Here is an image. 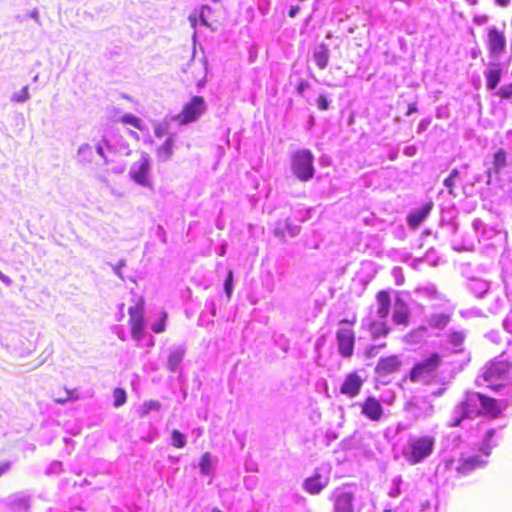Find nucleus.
<instances>
[{"instance_id": "1", "label": "nucleus", "mask_w": 512, "mask_h": 512, "mask_svg": "<svg viewBox=\"0 0 512 512\" xmlns=\"http://www.w3.org/2000/svg\"><path fill=\"white\" fill-rule=\"evenodd\" d=\"M504 409L502 402L478 392H467L464 400L453 409L450 426H460L465 419H473L479 415L497 417Z\"/></svg>"}, {"instance_id": "2", "label": "nucleus", "mask_w": 512, "mask_h": 512, "mask_svg": "<svg viewBox=\"0 0 512 512\" xmlns=\"http://www.w3.org/2000/svg\"><path fill=\"white\" fill-rule=\"evenodd\" d=\"M436 439L432 435L411 436L403 449L405 459L416 465L430 457L434 451Z\"/></svg>"}, {"instance_id": "3", "label": "nucleus", "mask_w": 512, "mask_h": 512, "mask_svg": "<svg viewBox=\"0 0 512 512\" xmlns=\"http://www.w3.org/2000/svg\"><path fill=\"white\" fill-rule=\"evenodd\" d=\"M440 363L441 357L439 354H430L427 358L414 365L410 372V380L424 384L429 383L435 378Z\"/></svg>"}, {"instance_id": "4", "label": "nucleus", "mask_w": 512, "mask_h": 512, "mask_svg": "<svg viewBox=\"0 0 512 512\" xmlns=\"http://www.w3.org/2000/svg\"><path fill=\"white\" fill-rule=\"evenodd\" d=\"M510 366L511 365L508 360L504 358V354H501L485 367L482 375L483 382H485L488 387L499 390L501 387H503V384H497L496 381L504 380L506 378Z\"/></svg>"}, {"instance_id": "5", "label": "nucleus", "mask_w": 512, "mask_h": 512, "mask_svg": "<svg viewBox=\"0 0 512 512\" xmlns=\"http://www.w3.org/2000/svg\"><path fill=\"white\" fill-rule=\"evenodd\" d=\"M314 155L308 149H300L291 158L292 171L301 181H308L314 176Z\"/></svg>"}, {"instance_id": "6", "label": "nucleus", "mask_w": 512, "mask_h": 512, "mask_svg": "<svg viewBox=\"0 0 512 512\" xmlns=\"http://www.w3.org/2000/svg\"><path fill=\"white\" fill-rule=\"evenodd\" d=\"M206 103L203 97L193 96L192 99L184 105L181 113L173 117L180 125H187L197 121L206 111Z\"/></svg>"}, {"instance_id": "7", "label": "nucleus", "mask_w": 512, "mask_h": 512, "mask_svg": "<svg viewBox=\"0 0 512 512\" xmlns=\"http://www.w3.org/2000/svg\"><path fill=\"white\" fill-rule=\"evenodd\" d=\"M404 410L415 421L430 418L434 414L433 404L425 397H413L405 404Z\"/></svg>"}, {"instance_id": "8", "label": "nucleus", "mask_w": 512, "mask_h": 512, "mask_svg": "<svg viewBox=\"0 0 512 512\" xmlns=\"http://www.w3.org/2000/svg\"><path fill=\"white\" fill-rule=\"evenodd\" d=\"M150 158L148 154L142 153L138 161L134 162L130 168V177L140 186L151 187L149 180Z\"/></svg>"}, {"instance_id": "9", "label": "nucleus", "mask_w": 512, "mask_h": 512, "mask_svg": "<svg viewBox=\"0 0 512 512\" xmlns=\"http://www.w3.org/2000/svg\"><path fill=\"white\" fill-rule=\"evenodd\" d=\"M487 46L490 55L494 59H499L506 50V37L497 27L488 28Z\"/></svg>"}, {"instance_id": "10", "label": "nucleus", "mask_w": 512, "mask_h": 512, "mask_svg": "<svg viewBox=\"0 0 512 512\" xmlns=\"http://www.w3.org/2000/svg\"><path fill=\"white\" fill-rule=\"evenodd\" d=\"M336 340L340 355L344 358L351 357L355 343L354 331L348 327H340L336 333Z\"/></svg>"}, {"instance_id": "11", "label": "nucleus", "mask_w": 512, "mask_h": 512, "mask_svg": "<svg viewBox=\"0 0 512 512\" xmlns=\"http://www.w3.org/2000/svg\"><path fill=\"white\" fill-rule=\"evenodd\" d=\"M130 316L131 335L133 340L138 343L141 342L145 335L144 331V318H143V305L137 304L128 310Z\"/></svg>"}, {"instance_id": "12", "label": "nucleus", "mask_w": 512, "mask_h": 512, "mask_svg": "<svg viewBox=\"0 0 512 512\" xmlns=\"http://www.w3.org/2000/svg\"><path fill=\"white\" fill-rule=\"evenodd\" d=\"M353 499V493L347 488H336L331 496V500L334 503V512H355Z\"/></svg>"}, {"instance_id": "13", "label": "nucleus", "mask_w": 512, "mask_h": 512, "mask_svg": "<svg viewBox=\"0 0 512 512\" xmlns=\"http://www.w3.org/2000/svg\"><path fill=\"white\" fill-rule=\"evenodd\" d=\"M363 383V378L357 372L349 373L340 387V392L350 398L356 397Z\"/></svg>"}, {"instance_id": "14", "label": "nucleus", "mask_w": 512, "mask_h": 512, "mask_svg": "<svg viewBox=\"0 0 512 512\" xmlns=\"http://www.w3.org/2000/svg\"><path fill=\"white\" fill-rule=\"evenodd\" d=\"M487 461L483 456L472 455L459 459L458 465L456 466L457 472L462 475H467L471 471L477 468H482L486 465Z\"/></svg>"}, {"instance_id": "15", "label": "nucleus", "mask_w": 512, "mask_h": 512, "mask_svg": "<svg viewBox=\"0 0 512 512\" xmlns=\"http://www.w3.org/2000/svg\"><path fill=\"white\" fill-rule=\"evenodd\" d=\"M361 413L372 421H379L383 416V407L375 397H368L361 405Z\"/></svg>"}, {"instance_id": "16", "label": "nucleus", "mask_w": 512, "mask_h": 512, "mask_svg": "<svg viewBox=\"0 0 512 512\" xmlns=\"http://www.w3.org/2000/svg\"><path fill=\"white\" fill-rule=\"evenodd\" d=\"M468 164H463L459 169L454 168L451 170L449 176L444 180L443 184L447 188L448 193L453 197H457L458 194L455 192V185L457 182H464L466 178V171L468 170Z\"/></svg>"}, {"instance_id": "17", "label": "nucleus", "mask_w": 512, "mask_h": 512, "mask_svg": "<svg viewBox=\"0 0 512 512\" xmlns=\"http://www.w3.org/2000/svg\"><path fill=\"white\" fill-rule=\"evenodd\" d=\"M432 206H433V204L430 202V203H426L424 206H422L420 208H417V209H414L413 211H411L407 216V221H408L410 228H412V229L418 228L421 225V223L429 215V213L432 209Z\"/></svg>"}, {"instance_id": "18", "label": "nucleus", "mask_w": 512, "mask_h": 512, "mask_svg": "<svg viewBox=\"0 0 512 512\" xmlns=\"http://www.w3.org/2000/svg\"><path fill=\"white\" fill-rule=\"evenodd\" d=\"M185 353L186 349L182 345H174L169 348L167 367L171 372H176L179 370Z\"/></svg>"}, {"instance_id": "19", "label": "nucleus", "mask_w": 512, "mask_h": 512, "mask_svg": "<svg viewBox=\"0 0 512 512\" xmlns=\"http://www.w3.org/2000/svg\"><path fill=\"white\" fill-rule=\"evenodd\" d=\"M401 361L397 356H388L381 358L376 366V373L379 375H387L399 369Z\"/></svg>"}, {"instance_id": "20", "label": "nucleus", "mask_w": 512, "mask_h": 512, "mask_svg": "<svg viewBox=\"0 0 512 512\" xmlns=\"http://www.w3.org/2000/svg\"><path fill=\"white\" fill-rule=\"evenodd\" d=\"M328 483V476H323L319 473H316L313 477L305 480L304 487L307 492L311 494H318L328 485Z\"/></svg>"}, {"instance_id": "21", "label": "nucleus", "mask_w": 512, "mask_h": 512, "mask_svg": "<svg viewBox=\"0 0 512 512\" xmlns=\"http://www.w3.org/2000/svg\"><path fill=\"white\" fill-rule=\"evenodd\" d=\"M507 166V154L503 149H499L494 154L493 167L487 170V181L489 185L492 179V173L499 174Z\"/></svg>"}, {"instance_id": "22", "label": "nucleus", "mask_w": 512, "mask_h": 512, "mask_svg": "<svg viewBox=\"0 0 512 512\" xmlns=\"http://www.w3.org/2000/svg\"><path fill=\"white\" fill-rule=\"evenodd\" d=\"M377 301V317L381 320L387 318L390 313L391 298L389 292L382 290L376 296Z\"/></svg>"}, {"instance_id": "23", "label": "nucleus", "mask_w": 512, "mask_h": 512, "mask_svg": "<svg viewBox=\"0 0 512 512\" xmlns=\"http://www.w3.org/2000/svg\"><path fill=\"white\" fill-rule=\"evenodd\" d=\"M9 506L14 512H29L30 496L24 493H17L9 498Z\"/></svg>"}, {"instance_id": "24", "label": "nucleus", "mask_w": 512, "mask_h": 512, "mask_svg": "<svg viewBox=\"0 0 512 512\" xmlns=\"http://www.w3.org/2000/svg\"><path fill=\"white\" fill-rule=\"evenodd\" d=\"M501 68L499 64L492 63L488 69L485 70L484 76L486 78V86L489 90H494L501 79Z\"/></svg>"}, {"instance_id": "25", "label": "nucleus", "mask_w": 512, "mask_h": 512, "mask_svg": "<svg viewBox=\"0 0 512 512\" xmlns=\"http://www.w3.org/2000/svg\"><path fill=\"white\" fill-rule=\"evenodd\" d=\"M468 290L477 298H482L490 289V282L481 278H471L467 283Z\"/></svg>"}, {"instance_id": "26", "label": "nucleus", "mask_w": 512, "mask_h": 512, "mask_svg": "<svg viewBox=\"0 0 512 512\" xmlns=\"http://www.w3.org/2000/svg\"><path fill=\"white\" fill-rule=\"evenodd\" d=\"M329 58L330 50L328 48V45L321 43L315 48L313 53V59L320 69L323 70L328 66Z\"/></svg>"}, {"instance_id": "27", "label": "nucleus", "mask_w": 512, "mask_h": 512, "mask_svg": "<svg viewBox=\"0 0 512 512\" xmlns=\"http://www.w3.org/2000/svg\"><path fill=\"white\" fill-rule=\"evenodd\" d=\"M465 337L466 335L464 331H449L447 333V344L449 345L448 349L454 353L461 352Z\"/></svg>"}, {"instance_id": "28", "label": "nucleus", "mask_w": 512, "mask_h": 512, "mask_svg": "<svg viewBox=\"0 0 512 512\" xmlns=\"http://www.w3.org/2000/svg\"><path fill=\"white\" fill-rule=\"evenodd\" d=\"M409 317V309L407 304L400 298L395 302L393 311V320L397 324H406Z\"/></svg>"}, {"instance_id": "29", "label": "nucleus", "mask_w": 512, "mask_h": 512, "mask_svg": "<svg viewBox=\"0 0 512 512\" xmlns=\"http://www.w3.org/2000/svg\"><path fill=\"white\" fill-rule=\"evenodd\" d=\"M430 327L444 329L450 322V315L446 313L431 314L427 320Z\"/></svg>"}, {"instance_id": "30", "label": "nucleus", "mask_w": 512, "mask_h": 512, "mask_svg": "<svg viewBox=\"0 0 512 512\" xmlns=\"http://www.w3.org/2000/svg\"><path fill=\"white\" fill-rule=\"evenodd\" d=\"M174 140L172 137H168L165 142L158 148L157 156L161 161H167L173 154Z\"/></svg>"}, {"instance_id": "31", "label": "nucleus", "mask_w": 512, "mask_h": 512, "mask_svg": "<svg viewBox=\"0 0 512 512\" xmlns=\"http://www.w3.org/2000/svg\"><path fill=\"white\" fill-rule=\"evenodd\" d=\"M495 436V430L494 429H489L486 434H485V437L483 439V442L480 446V451L483 453V455L485 457H488L491 453V449L496 446V443H492L493 441V438Z\"/></svg>"}, {"instance_id": "32", "label": "nucleus", "mask_w": 512, "mask_h": 512, "mask_svg": "<svg viewBox=\"0 0 512 512\" xmlns=\"http://www.w3.org/2000/svg\"><path fill=\"white\" fill-rule=\"evenodd\" d=\"M482 181V175L477 174L474 175L471 179H468L467 177L464 179V182L462 183V193L465 196H470L473 193V187L475 184L480 183Z\"/></svg>"}, {"instance_id": "33", "label": "nucleus", "mask_w": 512, "mask_h": 512, "mask_svg": "<svg viewBox=\"0 0 512 512\" xmlns=\"http://www.w3.org/2000/svg\"><path fill=\"white\" fill-rule=\"evenodd\" d=\"M371 335L374 339L384 337L388 334L389 328L383 322H372L370 325Z\"/></svg>"}, {"instance_id": "34", "label": "nucleus", "mask_w": 512, "mask_h": 512, "mask_svg": "<svg viewBox=\"0 0 512 512\" xmlns=\"http://www.w3.org/2000/svg\"><path fill=\"white\" fill-rule=\"evenodd\" d=\"M77 156L80 162L89 163L92 161L93 148L89 144H82L78 148Z\"/></svg>"}, {"instance_id": "35", "label": "nucleus", "mask_w": 512, "mask_h": 512, "mask_svg": "<svg viewBox=\"0 0 512 512\" xmlns=\"http://www.w3.org/2000/svg\"><path fill=\"white\" fill-rule=\"evenodd\" d=\"M212 456L209 452H206L202 455L199 467L200 471L203 475H209L212 471Z\"/></svg>"}, {"instance_id": "36", "label": "nucleus", "mask_w": 512, "mask_h": 512, "mask_svg": "<svg viewBox=\"0 0 512 512\" xmlns=\"http://www.w3.org/2000/svg\"><path fill=\"white\" fill-rule=\"evenodd\" d=\"M160 408H161V404L159 401H156V400L146 401L141 407L140 415L142 417H144V416L148 415L151 411H159Z\"/></svg>"}, {"instance_id": "37", "label": "nucleus", "mask_w": 512, "mask_h": 512, "mask_svg": "<svg viewBox=\"0 0 512 512\" xmlns=\"http://www.w3.org/2000/svg\"><path fill=\"white\" fill-rule=\"evenodd\" d=\"M171 444L176 448H183L186 445V437L179 430H173L171 433Z\"/></svg>"}, {"instance_id": "38", "label": "nucleus", "mask_w": 512, "mask_h": 512, "mask_svg": "<svg viewBox=\"0 0 512 512\" xmlns=\"http://www.w3.org/2000/svg\"><path fill=\"white\" fill-rule=\"evenodd\" d=\"M30 99L28 86H24L20 91L15 92L11 96V101L16 103H25Z\"/></svg>"}, {"instance_id": "39", "label": "nucleus", "mask_w": 512, "mask_h": 512, "mask_svg": "<svg viewBox=\"0 0 512 512\" xmlns=\"http://www.w3.org/2000/svg\"><path fill=\"white\" fill-rule=\"evenodd\" d=\"M166 318L167 314L165 312H162L160 319L151 326V329L154 333H162L163 331H165Z\"/></svg>"}, {"instance_id": "40", "label": "nucleus", "mask_w": 512, "mask_h": 512, "mask_svg": "<svg viewBox=\"0 0 512 512\" xmlns=\"http://www.w3.org/2000/svg\"><path fill=\"white\" fill-rule=\"evenodd\" d=\"M114 406L120 407L126 402V392L123 389L117 388L114 390Z\"/></svg>"}, {"instance_id": "41", "label": "nucleus", "mask_w": 512, "mask_h": 512, "mask_svg": "<svg viewBox=\"0 0 512 512\" xmlns=\"http://www.w3.org/2000/svg\"><path fill=\"white\" fill-rule=\"evenodd\" d=\"M422 295L428 299H441L439 292L434 286H428L420 289Z\"/></svg>"}, {"instance_id": "42", "label": "nucleus", "mask_w": 512, "mask_h": 512, "mask_svg": "<svg viewBox=\"0 0 512 512\" xmlns=\"http://www.w3.org/2000/svg\"><path fill=\"white\" fill-rule=\"evenodd\" d=\"M121 120L123 123L130 124L137 129H142V127H141L142 121L132 114H126V115L122 116Z\"/></svg>"}, {"instance_id": "43", "label": "nucleus", "mask_w": 512, "mask_h": 512, "mask_svg": "<svg viewBox=\"0 0 512 512\" xmlns=\"http://www.w3.org/2000/svg\"><path fill=\"white\" fill-rule=\"evenodd\" d=\"M168 133L167 123H156L154 125V134L157 138H162Z\"/></svg>"}, {"instance_id": "44", "label": "nucleus", "mask_w": 512, "mask_h": 512, "mask_svg": "<svg viewBox=\"0 0 512 512\" xmlns=\"http://www.w3.org/2000/svg\"><path fill=\"white\" fill-rule=\"evenodd\" d=\"M232 284H233V272L231 270H229L227 273L225 282H224V290L228 297H230L231 293H232Z\"/></svg>"}, {"instance_id": "45", "label": "nucleus", "mask_w": 512, "mask_h": 512, "mask_svg": "<svg viewBox=\"0 0 512 512\" xmlns=\"http://www.w3.org/2000/svg\"><path fill=\"white\" fill-rule=\"evenodd\" d=\"M113 272L115 275H117L121 280H124L123 274L121 272V269L126 266V260L121 259L119 262L115 265L110 264Z\"/></svg>"}, {"instance_id": "46", "label": "nucleus", "mask_w": 512, "mask_h": 512, "mask_svg": "<svg viewBox=\"0 0 512 512\" xmlns=\"http://www.w3.org/2000/svg\"><path fill=\"white\" fill-rule=\"evenodd\" d=\"M497 95L504 99H510L512 97V83L509 85L502 86L497 92Z\"/></svg>"}, {"instance_id": "47", "label": "nucleus", "mask_w": 512, "mask_h": 512, "mask_svg": "<svg viewBox=\"0 0 512 512\" xmlns=\"http://www.w3.org/2000/svg\"><path fill=\"white\" fill-rule=\"evenodd\" d=\"M385 344H379V345H371L369 346L365 351V356L367 358H373L378 354V351L380 348H383Z\"/></svg>"}, {"instance_id": "48", "label": "nucleus", "mask_w": 512, "mask_h": 512, "mask_svg": "<svg viewBox=\"0 0 512 512\" xmlns=\"http://www.w3.org/2000/svg\"><path fill=\"white\" fill-rule=\"evenodd\" d=\"M64 396H60L58 398H55L54 401L59 404H64L69 400L73 399V392L70 390L65 389L64 390Z\"/></svg>"}, {"instance_id": "49", "label": "nucleus", "mask_w": 512, "mask_h": 512, "mask_svg": "<svg viewBox=\"0 0 512 512\" xmlns=\"http://www.w3.org/2000/svg\"><path fill=\"white\" fill-rule=\"evenodd\" d=\"M317 106L320 110H328L329 108V101L324 95H320L317 100Z\"/></svg>"}, {"instance_id": "50", "label": "nucleus", "mask_w": 512, "mask_h": 512, "mask_svg": "<svg viewBox=\"0 0 512 512\" xmlns=\"http://www.w3.org/2000/svg\"><path fill=\"white\" fill-rule=\"evenodd\" d=\"M503 327L508 333L512 334V311L503 320Z\"/></svg>"}, {"instance_id": "51", "label": "nucleus", "mask_w": 512, "mask_h": 512, "mask_svg": "<svg viewBox=\"0 0 512 512\" xmlns=\"http://www.w3.org/2000/svg\"><path fill=\"white\" fill-rule=\"evenodd\" d=\"M472 226L476 233H478L481 229H484V223L480 219H475L472 223Z\"/></svg>"}, {"instance_id": "52", "label": "nucleus", "mask_w": 512, "mask_h": 512, "mask_svg": "<svg viewBox=\"0 0 512 512\" xmlns=\"http://www.w3.org/2000/svg\"><path fill=\"white\" fill-rule=\"evenodd\" d=\"M502 306H503V301L500 298H496L495 306L489 308V310L491 313H497Z\"/></svg>"}, {"instance_id": "53", "label": "nucleus", "mask_w": 512, "mask_h": 512, "mask_svg": "<svg viewBox=\"0 0 512 512\" xmlns=\"http://www.w3.org/2000/svg\"><path fill=\"white\" fill-rule=\"evenodd\" d=\"M205 10H210V8H209L208 6H203V7L201 8V12H200V20H201V23H202L203 25H205V26L209 27V26H210V24L207 22V20H206V18H205V16H204V11H205Z\"/></svg>"}, {"instance_id": "54", "label": "nucleus", "mask_w": 512, "mask_h": 512, "mask_svg": "<svg viewBox=\"0 0 512 512\" xmlns=\"http://www.w3.org/2000/svg\"><path fill=\"white\" fill-rule=\"evenodd\" d=\"M300 11V8L298 6H291L290 9H289V12H288V15L291 17V18H294L297 16V14L299 13Z\"/></svg>"}, {"instance_id": "55", "label": "nucleus", "mask_w": 512, "mask_h": 512, "mask_svg": "<svg viewBox=\"0 0 512 512\" xmlns=\"http://www.w3.org/2000/svg\"><path fill=\"white\" fill-rule=\"evenodd\" d=\"M488 20V17L485 16V15H482V16H476L474 18V22L478 25H482V24H485Z\"/></svg>"}, {"instance_id": "56", "label": "nucleus", "mask_w": 512, "mask_h": 512, "mask_svg": "<svg viewBox=\"0 0 512 512\" xmlns=\"http://www.w3.org/2000/svg\"><path fill=\"white\" fill-rule=\"evenodd\" d=\"M10 468L9 462H4L0 464V476L4 474L6 471H8Z\"/></svg>"}, {"instance_id": "57", "label": "nucleus", "mask_w": 512, "mask_h": 512, "mask_svg": "<svg viewBox=\"0 0 512 512\" xmlns=\"http://www.w3.org/2000/svg\"><path fill=\"white\" fill-rule=\"evenodd\" d=\"M30 18H32L33 20H35L37 23H39L40 21V17H39V12L37 9H33L30 13Z\"/></svg>"}, {"instance_id": "58", "label": "nucleus", "mask_w": 512, "mask_h": 512, "mask_svg": "<svg viewBox=\"0 0 512 512\" xmlns=\"http://www.w3.org/2000/svg\"><path fill=\"white\" fill-rule=\"evenodd\" d=\"M417 111V106L415 103H411L409 104L408 106V110H407V113L406 115H411L412 113H415Z\"/></svg>"}, {"instance_id": "59", "label": "nucleus", "mask_w": 512, "mask_h": 512, "mask_svg": "<svg viewBox=\"0 0 512 512\" xmlns=\"http://www.w3.org/2000/svg\"><path fill=\"white\" fill-rule=\"evenodd\" d=\"M0 280L6 285L11 284V279L8 276L4 275L1 271H0Z\"/></svg>"}, {"instance_id": "60", "label": "nucleus", "mask_w": 512, "mask_h": 512, "mask_svg": "<svg viewBox=\"0 0 512 512\" xmlns=\"http://www.w3.org/2000/svg\"><path fill=\"white\" fill-rule=\"evenodd\" d=\"M497 4H499L502 7H505L509 4L510 0H495Z\"/></svg>"}, {"instance_id": "61", "label": "nucleus", "mask_w": 512, "mask_h": 512, "mask_svg": "<svg viewBox=\"0 0 512 512\" xmlns=\"http://www.w3.org/2000/svg\"><path fill=\"white\" fill-rule=\"evenodd\" d=\"M96 151H97V153H98L100 156H102V157L104 156V150H103V147H102L101 145H98V146L96 147Z\"/></svg>"}, {"instance_id": "62", "label": "nucleus", "mask_w": 512, "mask_h": 512, "mask_svg": "<svg viewBox=\"0 0 512 512\" xmlns=\"http://www.w3.org/2000/svg\"><path fill=\"white\" fill-rule=\"evenodd\" d=\"M400 494L399 488H395L393 491L390 492V496L395 497Z\"/></svg>"}, {"instance_id": "63", "label": "nucleus", "mask_w": 512, "mask_h": 512, "mask_svg": "<svg viewBox=\"0 0 512 512\" xmlns=\"http://www.w3.org/2000/svg\"><path fill=\"white\" fill-rule=\"evenodd\" d=\"M189 20L191 22V25L194 27L196 25V18L193 15H190Z\"/></svg>"}, {"instance_id": "64", "label": "nucleus", "mask_w": 512, "mask_h": 512, "mask_svg": "<svg viewBox=\"0 0 512 512\" xmlns=\"http://www.w3.org/2000/svg\"><path fill=\"white\" fill-rule=\"evenodd\" d=\"M442 393H443V389H439V390L433 392V395L440 396V395H442Z\"/></svg>"}]
</instances>
